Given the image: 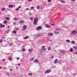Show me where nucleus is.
Instances as JSON below:
<instances>
[{"instance_id":"nucleus-48","label":"nucleus","mask_w":77,"mask_h":77,"mask_svg":"<svg viewBox=\"0 0 77 77\" xmlns=\"http://www.w3.org/2000/svg\"><path fill=\"white\" fill-rule=\"evenodd\" d=\"M75 54H77V51L75 52Z\"/></svg>"},{"instance_id":"nucleus-60","label":"nucleus","mask_w":77,"mask_h":77,"mask_svg":"<svg viewBox=\"0 0 77 77\" xmlns=\"http://www.w3.org/2000/svg\"><path fill=\"white\" fill-rule=\"evenodd\" d=\"M50 42H51V40H50Z\"/></svg>"},{"instance_id":"nucleus-45","label":"nucleus","mask_w":77,"mask_h":77,"mask_svg":"<svg viewBox=\"0 0 77 77\" xmlns=\"http://www.w3.org/2000/svg\"><path fill=\"white\" fill-rule=\"evenodd\" d=\"M30 20H32V21L33 20V18H32L31 17V18H30Z\"/></svg>"},{"instance_id":"nucleus-43","label":"nucleus","mask_w":77,"mask_h":77,"mask_svg":"<svg viewBox=\"0 0 77 77\" xmlns=\"http://www.w3.org/2000/svg\"><path fill=\"white\" fill-rule=\"evenodd\" d=\"M29 15H32V13H29Z\"/></svg>"},{"instance_id":"nucleus-23","label":"nucleus","mask_w":77,"mask_h":77,"mask_svg":"<svg viewBox=\"0 0 77 77\" xmlns=\"http://www.w3.org/2000/svg\"><path fill=\"white\" fill-rule=\"evenodd\" d=\"M13 33H17V31L15 30H14L13 31Z\"/></svg>"},{"instance_id":"nucleus-2","label":"nucleus","mask_w":77,"mask_h":77,"mask_svg":"<svg viewBox=\"0 0 77 77\" xmlns=\"http://www.w3.org/2000/svg\"><path fill=\"white\" fill-rule=\"evenodd\" d=\"M46 49L45 48V46H43L41 49V51L42 52H44L45 51Z\"/></svg>"},{"instance_id":"nucleus-36","label":"nucleus","mask_w":77,"mask_h":77,"mask_svg":"<svg viewBox=\"0 0 77 77\" xmlns=\"http://www.w3.org/2000/svg\"><path fill=\"white\" fill-rule=\"evenodd\" d=\"M34 8V7H31V10H33V9Z\"/></svg>"},{"instance_id":"nucleus-56","label":"nucleus","mask_w":77,"mask_h":77,"mask_svg":"<svg viewBox=\"0 0 77 77\" xmlns=\"http://www.w3.org/2000/svg\"><path fill=\"white\" fill-rule=\"evenodd\" d=\"M5 59L2 60V61H5Z\"/></svg>"},{"instance_id":"nucleus-25","label":"nucleus","mask_w":77,"mask_h":77,"mask_svg":"<svg viewBox=\"0 0 77 77\" xmlns=\"http://www.w3.org/2000/svg\"><path fill=\"white\" fill-rule=\"evenodd\" d=\"M37 9H40V7H39V5H38V7H37Z\"/></svg>"},{"instance_id":"nucleus-20","label":"nucleus","mask_w":77,"mask_h":77,"mask_svg":"<svg viewBox=\"0 0 77 77\" xmlns=\"http://www.w3.org/2000/svg\"><path fill=\"white\" fill-rule=\"evenodd\" d=\"M29 38V37L26 36L23 39H28Z\"/></svg>"},{"instance_id":"nucleus-17","label":"nucleus","mask_w":77,"mask_h":77,"mask_svg":"<svg viewBox=\"0 0 77 77\" xmlns=\"http://www.w3.org/2000/svg\"><path fill=\"white\" fill-rule=\"evenodd\" d=\"M38 60L37 59H36L34 61V62L35 63L36 62V63H38Z\"/></svg>"},{"instance_id":"nucleus-30","label":"nucleus","mask_w":77,"mask_h":77,"mask_svg":"<svg viewBox=\"0 0 77 77\" xmlns=\"http://www.w3.org/2000/svg\"><path fill=\"white\" fill-rule=\"evenodd\" d=\"M71 43L72 44H74L75 43V42L74 41H72L71 42Z\"/></svg>"},{"instance_id":"nucleus-24","label":"nucleus","mask_w":77,"mask_h":77,"mask_svg":"<svg viewBox=\"0 0 77 77\" xmlns=\"http://www.w3.org/2000/svg\"><path fill=\"white\" fill-rule=\"evenodd\" d=\"M66 42H70V40H67Z\"/></svg>"},{"instance_id":"nucleus-27","label":"nucleus","mask_w":77,"mask_h":77,"mask_svg":"<svg viewBox=\"0 0 77 77\" xmlns=\"http://www.w3.org/2000/svg\"><path fill=\"white\" fill-rule=\"evenodd\" d=\"M22 51H26V49L23 48L22 49Z\"/></svg>"},{"instance_id":"nucleus-61","label":"nucleus","mask_w":77,"mask_h":77,"mask_svg":"<svg viewBox=\"0 0 77 77\" xmlns=\"http://www.w3.org/2000/svg\"><path fill=\"white\" fill-rule=\"evenodd\" d=\"M18 45H20V44H19Z\"/></svg>"},{"instance_id":"nucleus-16","label":"nucleus","mask_w":77,"mask_h":77,"mask_svg":"<svg viewBox=\"0 0 77 77\" xmlns=\"http://www.w3.org/2000/svg\"><path fill=\"white\" fill-rule=\"evenodd\" d=\"M5 19L6 20H10V19H9V17H5Z\"/></svg>"},{"instance_id":"nucleus-3","label":"nucleus","mask_w":77,"mask_h":77,"mask_svg":"<svg viewBox=\"0 0 77 77\" xmlns=\"http://www.w3.org/2000/svg\"><path fill=\"white\" fill-rule=\"evenodd\" d=\"M51 72V69H49L46 71L45 73V74H48V73H50V72Z\"/></svg>"},{"instance_id":"nucleus-47","label":"nucleus","mask_w":77,"mask_h":77,"mask_svg":"<svg viewBox=\"0 0 77 77\" xmlns=\"http://www.w3.org/2000/svg\"><path fill=\"white\" fill-rule=\"evenodd\" d=\"M18 8H21V6H19Z\"/></svg>"},{"instance_id":"nucleus-7","label":"nucleus","mask_w":77,"mask_h":77,"mask_svg":"<svg viewBox=\"0 0 77 77\" xmlns=\"http://www.w3.org/2000/svg\"><path fill=\"white\" fill-rule=\"evenodd\" d=\"M53 35V34L52 33H50L48 34V36H52Z\"/></svg>"},{"instance_id":"nucleus-38","label":"nucleus","mask_w":77,"mask_h":77,"mask_svg":"<svg viewBox=\"0 0 77 77\" xmlns=\"http://www.w3.org/2000/svg\"><path fill=\"white\" fill-rule=\"evenodd\" d=\"M2 42H3V40H0V43H2Z\"/></svg>"},{"instance_id":"nucleus-41","label":"nucleus","mask_w":77,"mask_h":77,"mask_svg":"<svg viewBox=\"0 0 77 77\" xmlns=\"http://www.w3.org/2000/svg\"><path fill=\"white\" fill-rule=\"evenodd\" d=\"M12 45H13V44H12V43H10V46H12Z\"/></svg>"},{"instance_id":"nucleus-31","label":"nucleus","mask_w":77,"mask_h":77,"mask_svg":"<svg viewBox=\"0 0 77 77\" xmlns=\"http://www.w3.org/2000/svg\"><path fill=\"white\" fill-rule=\"evenodd\" d=\"M56 30L57 31H59V30H60V29L59 28H57L56 29Z\"/></svg>"},{"instance_id":"nucleus-9","label":"nucleus","mask_w":77,"mask_h":77,"mask_svg":"<svg viewBox=\"0 0 77 77\" xmlns=\"http://www.w3.org/2000/svg\"><path fill=\"white\" fill-rule=\"evenodd\" d=\"M54 63H58V60L56 59L54 62Z\"/></svg>"},{"instance_id":"nucleus-59","label":"nucleus","mask_w":77,"mask_h":77,"mask_svg":"<svg viewBox=\"0 0 77 77\" xmlns=\"http://www.w3.org/2000/svg\"><path fill=\"white\" fill-rule=\"evenodd\" d=\"M59 1H60H60H61V0H58Z\"/></svg>"},{"instance_id":"nucleus-33","label":"nucleus","mask_w":77,"mask_h":77,"mask_svg":"<svg viewBox=\"0 0 77 77\" xmlns=\"http://www.w3.org/2000/svg\"><path fill=\"white\" fill-rule=\"evenodd\" d=\"M73 48H74L75 49V50H76V49H77V48L75 46H73Z\"/></svg>"},{"instance_id":"nucleus-28","label":"nucleus","mask_w":77,"mask_h":77,"mask_svg":"<svg viewBox=\"0 0 77 77\" xmlns=\"http://www.w3.org/2000/svg\"><path fill=\"white\" fill-rule=\"evenodd\" d=\"M55 34H59V32H55Z\"/></svg>"},{"instance_id":"nucleus-39","label":"nucleus","mask_w":77,"mask_h":77,"mask_svg":"<svg viewBox=\"0 0 77 77\" xmlns=\"http://www.w3.org/2000/svg\"><path fill=\"white\" fill-rule=\"evenodd\" d=\"M6 32H7V33H9V30H8V31H6Z\"/></svg>"},{"instance_id":"nucleus-21","label":"nucleus","mask_w":77,"mask_h":77,"mask_svg":"<svg viewBox=\"0 0 77 77\" xmlns=\"http://www.w3.org/2000/svg\"><path fill=\"white\" fill-rule=\"evenodd\" d=\"M3 23L4 24H7V23H8V22L6 21H5L3 22Z\"/></svg>"},{"instance_id":"nucleus-4","label":"nucleus","mask_w":77,"mask_h":77,"mask_svg":"<svg viewBox=\"0 0 77 77\" xmlns=\"http://www.w3.org/2000/svg\"><path fill=\"white\" fill-rule=\"evenodd\" d=\"M71 35H73L74 34H77V31L76 30H74L73 31L71 32Z\"/></svg>"},{"instance_id":"nucleus-42","label":"nucleus","mask_w":77,"mask_h":77,"mask_svg":"<svg viewBox=\"0 0 77 77\" xmlns=\"http://www.w3.org/2000/svg\"><path fill=\"white\" fill-rule=\"evenodd\" d=\"M32 0H28V2H32Z\"/></svg>"},{"instance_id":"nucleus-49","label":"nucleus","mask_w":77,"mask_h":77,"mask_svg":"<svg viewBox=\"0 0 77 77\" xmlns=\"http://www.w3.org/2000/svg\"><path fill=\"white\" fill-rule=\"evenodd\" d=\"M13 24H14V25H16V23H13Z\"/></svg>"},{"instance_id":"nucleus-44","label":"nucleus","mask_w":77,"mask_h":77,"mask_svg":"<svg viewBox=\"0 0 77 77\" xmlns=\"http://www.w3.org/2000/svg\"><path fill=\"white\" fill-rule=\"evenodd\" d=\"M19 10V8H17L16 9V11H18Z\"/></svg>"},{"instance_id":"nucleus-57","label":"nucleus","mask_w":77,"mask_h":77,"mask_svg":"<svg viewBox=\"0 0 77 77\" xmlns=\"http://www.w3.org/2000/svg\"><path fill=\"white\" fill-rule=\"evenodd\" d=\"M53 57H51L52 59H53Z\"/></svg>"},{"instance_id":"nucleus-29","label":"nucleus","mask_w":77,"mask_h":77,"mask_svg":"<svg viewBox=\"0 0 77 77\" xmlns=\"http://www.w3.org/2000/svg\"><path fill=\"white\" fill-rule=\"evenodd\" d=\"M70 51L71 52H72V51H73V49H72V48H71L70 50Z\"/></svg>"},{"instance_id":"nucleus-5","label":"nucleus","mask_w":77,"mask_h":77,"mask_svg":"<svg viewBox=\"0 0 77 77\" xmlns=\"http://www.w3.org/2000/svg\"><path fill=\"white\" fill-rule=\"evenodd\" d=\"M42 29V27L41 26H38L36 28V29L37 30H41Z\"/></svg>"},{"instance_id":"nucleus-22","label":"nucleus","mask_w":77,"mask_h":77,"mask_svg":"<svg viewBox=\"0 0 77 77\" xmlns=\"http://www.w3.org/2000/svg\"><path fill=\"white\" fill-rule=\"evenodd\" d=\"M34 60V58H32L31 59L30 61H33Z\"/></svg>"},{"instance_id":"nucleus-8","label":"nucleus","mask_w":77,"mask_h":77,"mask_svg":"<svg viewBox=\"0 0 77 77\" xmlns=\"http://www.w3.org/2000/svg\"><path fill=\"white\" fill-rule=\"evenodd\" d=\"M42 34L40 33L38 34L36 36H37V37H39V36H42Z\"/></svg>"},{"instance_id":"nucleus-63","label":"nucleus","mask_w":77,"mask_h":77,"mask_svg":"<svg viewBox=\"0 0 77 77\" xmlns=\"http://www.w3.org/2000/svg\"><path fill=\"white\" fill-rule=\"evenodd\" d=\"M1 24H0V26H1Z\"/></svg>"},{"instance_id":"nucleus-14","label":"nucleus","mask_w":77,"mask_h":77,"mask_svg":"<svg viewBox=\"0 0 77 77\" xmlns=\"http://www.w3.org/2000/svg\"><path fill=\"white\" fill-rule=\"evenodd\" d=\"M45 26L46 27H47V28H50V26L48 25H45Z\"/></svg>"},{"instance_id":"nucleus-53","label":"nucleus","mask_w":77,"mask_h":77,"mask_svg":"<svg viewBox=\"0 0 77 77\" xmlns=\"http://www.w3.org/2000/svg\"><path fill=\"white\" fill-rule=\"evenodd\" d=\"M2 66H0V69H2Z\"/></svg>"},{"instance_id":"nucleus-34","label":"nucleus","mask_w":77,"mask_h":77,"mask_svg":"<svg viewBox=\"0 0 77 77\" xmlns=\"http://www.w3.org/2000/svg\"><path fill=\"white\" fill-rule=\"evenodd\" d=\"M15 29L16 30H18V29H19V28L17 27V28H15Z\"/></svg>"},{"instance_id":"nucleus-37","label":"nucleus","mask_w":77,"mask_h":77,"mask_svg":"<svg viewBox=\"0 0 77 77\" xmlns=\"http://www.w3.org/2000/svg\"><path fill=\"white\" fill-rule=\"evenodd\" d=\"M12 59V58H11V57H9V58H8L9 60H11V59Z\"/></svg>"},{"instance_id":"nucleus-40","label":"nucleus","mask_w":77,"mask_h":77,"mask_svg":"<svg viewBox=\"0 0 77 77\" xmlns=\"http://www.w3.org/2000/svg\"><path fill=\"white\" fill-rule=\"evenodd\" d=\"M60 2H61L62 3H65V2L63 0L62 1L61 0V1H60Z\"/></svg>"},{"instance_id":"nucleus-52","label":"nucleus","mask_w":77,"mask_h":77,"mask_svg":"<svg viewBox=\"0 0 77 77\" xmlns=\"http://www.w3.org/2000/svg\"><path fill=\"white\" fill-rule=\"evenodd\" d=\"M9 27H10V26H8V29H9Z\"/></svg>"},{"instance_id":"nucleus-51","label":"nucleus","mask_w":77,"mask_h":77,"mask_svg":"<svg viewBox=\"0 0 77 77\" xmlns=\"http://www.w3.org/2000/svg\"><path fill=\"white\" fill-rule=\"evenodd\" d=\"M10 70L11 71H12V69H10Z\"/></svg>"},{"instance_id":"nucleus-6","label":"nucleus","mask_w":77,"mask_h":77,"mask_svg":"<svg viewBox=\"0 0 77 77\" xmlns=\"http://www.w3.org/2000/svg\"><path fill=\"white\" fill-rule=\"evenodd\" d=\"M27 29V26L26 25H24L23 27V30H26Z\"/></svg>"},{"instance_id":"nucleus-11","label":"nucleus","mask_w":77,"mask_h":77,"mask_svg":"<svg viewBox=\"0 0 77 77\" xmlns=\"http://www.w3.org/2000/svg\"><path fill=\"white\" fill-rule=\"evenodd\" d=\"M8 7L9 8H13V7H14V5H8Z\"/></svg>"},{"instance_id":"nucleus-12","label":"nucleus","mask_w":77,"mask_h":77,"mask_svg":"<svg viewBox=\"0 0 77 77\" xmlns=\"http://www.w3.org/2000/svg\"><path fill=\"white\" fill-rule=\"evenodd\" d=\"M19 23H21V24H23L24 23V21L23 20H21L19 21Z\"/></svg>"},{"instance_id":"nucleus-18","label":"nucleus","mask_w":77,"mask_h":77,"mask_svg":"<svg viewBox=\"0 0 77 77\" xmlns=\"http://www.w3.org/2000/svg\"><path fill=\"white\" fill-rule=\"evenodd\" d=\"M51 48L50 47H48V50H49V51L51 50Z\"/></svg>"},{"instance_id":"nucleus-15","label":"nucleus","mask_w":77,"mask_h":77,"mask_svg":"<svg viewBox=\"0 0 77 77\" xmlns=\"http://www.w3.org/2000/svg\"><path fill=\"white\" fill-rule=\"evenodd\" d=\"M29 53H31L33 51V49H29Z\"/></svg>"},{"instance_id":"nucleus-32","label":"nucleus","mask_w":77,"mask_h":77,"mask_svg":"<svg viewBox=\"0 0 77 77\" xmlns=\"http://www.w3.org/2000/svg\"><path fill=\"white\" fill-rule=\"evenodd\" d=\"M17 20H18V19H17V17H15L14 18V20H15V21H16Z\"/></svg>"},{"instance_id":"nucleus-19","label":"nucleus","mask_w":77,"mask_h":77,"mask_svg":"<svg viewBox=\"0 0 77 77\" xmlns=\"http://www.w3.org/2000/svg\"><path fill=\"white\" fill-rule=\"evenodd\" d=\"M32 74L33 73H30L28 74V75H30V76H31V75H32Z\"/></svg>"},{"instance_id":"nucleus-46","label":"nucleus","mask_w":77,"mask_h":77,"mask_svg":"<svg viewBox=\"0 0 77 77\" xmlns=\"http://www.w3.org/2000/svg\"><path fill=\"white\" fill-rule=\"evenodd\" d=\"M19 59H20V58L17 57V60H19Z\"/></svg>"},{"instance_id":"nucleus-50","label":"nucleus","mask_w":77,"mask_h":77,"mask_svg":"<svg viewBox=\"0 0 77 77\" xmlns=\"http://www.w3.org/2000/svg\"><path fill=\"white\" fill-rule=\"evenodd\" d=\"M26 10H29V8H26Z\"/></svg>"},{"instance_id":"nucleus-13","label":"nucleus","mask_w":77,"mask_h":77,"mask_svg":"<svg viewBox=\"0 0 77 77\" xmlns=\"http://www.w3.org/2000/svg\"><path fill=\"white\" fill-rule=\"evenodd\" d=\"M0 26L1 28L3 27V28L5 27V25H4L3 26V25L2 24H1V25Z\"/></svg>"},{"instance_id":"nucleus-35","label":"nucleus","mask_w":77,"mask_h":77,"mask_svg":"<svg viewBox=\"0 0 77 77\" xmlns=\"http://www.w3.org/2000/svg\"><path fill=\"white\" fill-rule=\"evenodd\" d=\"M48 2H52V0H48Z\"/></svg>"},{"instance_id":"nucleus-62","label":"nucleus","mask_w":77,"mask_h":77,"mask_svg":"<svg viewBox=\"0 0 77 77\" xmlns=\"http://www.w3.org/2000/svg\"><path fill=\"white\" fill-rule=\"evenodd\" d=\"M19 77H23V76H20Z\"/></svg>"},{"instance_id":"nucleus-26","label":"nucleus","mask_w":77,"mask_h":77,"mask_svg":"<svg viewBox=\"0 0 77 77\" xmlns=\"http://www.w3.org/2000/svg\"><path fill=\"white\" fill-rule=\"evenodd\" d=\"M5 8H3L1 9L2 11H5Z\"/></svg>"},{"instance_id":"nucleus-55","label":"nucleus","mask_w":77,"mask_h":77,"mask_svg":"<svg viewBox=\"0 0 77 77\" xmlns=\"http://www.w3.org/2000/svg\"><path fill=\"white\" fill-rule=\"evenodd\" d=\"M71 1H73L74 2L75 1V0H71Z\"/></svg>"},{"instance_id":"nucleus-54","label":"nucleus","mask_w":77,"mask_h":77,"mask_svg":"<svg viewBox=\"0 0 77 77\" xmlns=\"http://www.w3.org/2000/svg\"><path fill=\"white\" fill-rule=\"evenodd\" d=\"M19 65H20V64L19 63L18 64V66H19Z\"/></svg>"},{"instance_id":"nucleus-64","label":"nucleus","mask_w":77,"mask_h":77,"mask_svg":"<svg viewBox=\"0 0 77 77\" xmlns=\"http://www.w3.org/2000/svg\"><path fill=\"white\" fill-rule=\"evenodd\" d=\"M52 25H54V24H52Z\"/></svg>"},{"instance_id":"nucleus-58","label":"nucleus","mask_w":77,"mask_h":77,"mask_svg":"<svg viewBox=\"0 0 77 77\" xmlns=\"http://www.w3.org/2000/svg\"><path fill=\"white\" fill-rule=\"evenodd\" d=\"M9 74V73H7V74H8V75Z\"/></svg>"},{"instance_id":"nucleus-10","label":"nucleus","mask_w":77,"mask_h":77,"mask_svg":"<svg viewBox=\"0 0 77 77\" xmlns=\"http://www.w3.org/2000/svg\"><path fill=\"white\" fill-rule=\"evenodd\" d=\"M61 52L62 54H65L66 53V51L65 50H63L61 51Z\"/></svg>"},{"instance_id":"nucleus-1","label":"nucleus","mask_w":77,"mask_h":77,"mask_svg":"<svg viewBox=\"0 0 77 77\" xmlns=\"http://www.w3.org/2000/svg\"><path fill=\"white\" fill-rule=\"evenodd\" d=\"M38 21V19L37 17H35L34 21V24L36 25L37 24V22Z\"/></svg>"}]
</instances>
